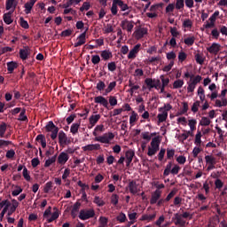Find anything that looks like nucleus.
I'll return each mask as SVG.
<instances>
[{"instance_id":"nucleus-27","label":"nucleus","mask_w":227,"mask_h":227,"mask_svg":"<svg viewBox=\"0 0 227 227\" xmlns=\"http://www.w3.org/2000/svg\"><path fill=\"white\" fill-rule=\"evenodd\" d=\"M101 58L107 61L110 59L113 58V53L110 51L105 50L101 51Z\"/></svg>"},{"instance_id":"nucleus-52","label":"nucleus","mask_w":227,"mask_h":227,"mask_svg":"<svg viewBox=\"0 0 227 227\" xmlns=\"http://www.w3.org/2000/svg\"><path fill=\"white\" fill-rule=\"evenodd\" d=\"M195 145L197 146H200L201 145V132L198 130L197 134L195 135Z\"/></svg>"},{"instance_id":"nucleus-61","label":"nucleus","mask_w":227,"mask_h":227,"mask_svg":"<svg viewBox=\"0 0 227 227\" xmlns=\"http://www.w3.org/2000/svg\"><path fill=\"white\" fill-rule=\"evenodd\" d=\"M116 219L120 223H125L127 221V216L125 213H120V215H118Z\"/></svg>"},{"instance_id":"nucleus-18","label":"nucleus","mask_w":227,"mask_h":227,"mask_svg":"<svg viewBox=\"0 0 227 227\" xmlns=\"http://www.w3.org/2000/svg\"><path fill=\"white\" fill-rule=\"evenodd\" d=\"M20 205V202H18V200H16V199H12V205L10 206L9 211L7 213L8 216H11L13 215V213L16 212L18 207Z\"/></svg>"},{"instance_id":"nucleus-46","label":"nucleus","mask_w":227,"mask_h":227,"mask_svg":"<svg viewBox=\"0 0 227 227\" xmlns=\"http://www.w3.org/2000/svg\"><path fill=\"white\" fill-rule=\"evenodd\" d=\"M20 27L23 28V29H29L30 26L27 22V20H26L23 17H20Z\"/></svg>"},{"instance_id":"nucleus-64","label":"nucleus","mask_w":227,"mask_h":227,"mask_svg":"<svg viewBox=\"0 0 227 227\" xmlns=\"http://www.w3.org/2000/svg\"><path fill=\"white\" fill-rule=\"evenodd\" d=\"M199 106H200V101L197 100L192 104V112L196 114L199 111Z\"/></svg>"},{"instance_id":"nucleus-45","label":"nucleus","mask_w":227,"mask_h":227,"mask_svg":"<svg viewBox=\"0 0 227 227\" xmlns=\"http://www.w3.org/2000/svg\"><path fill=\"white\" fill-rule=\"evenodd\" d=\"M195 61L197 62V64L199 65H203L204 61H205V57H203L202 54L197 53L195 55Z\"/></svg>"},{"instance_id":"nucleus-48","label":"nucleus","mask_w":227,"mask_h":227,"mask_svg":"<svg viewBox=\"0 0 227 227\" xmlns=\"http://www.w3.org/2000/svg\"><path fill=\"white\" fill-rule=\"evenodd\" d=\"M53 183L51 181H49L45 184V186L43 188V192L48 194L51 190L52 189Z\"/></svg>"},{"instance_id":"nucleus-57","label":"nucleus","mask_w":227,"mask_h":227,"mask_svg":"<svg viewBox=\"0 0 227 227\" xmlns=\"http://www.w3.org/2000/svg\"><path fill=\"white\" fill-rule=\"evenodd\" d=\"M210 123H211V121L207 117L203 116L200 120L201 126L207 127V126H209Z\"/></svg>"},{"instance_id":"nucleus-47","label":"nucleus","mask_w":227,"mask_h":227,"mask_svg":"<svg viewBox=\"0 0 227 227\" xmlns=\"http://www.w3.org/2000/svg\"><path fill=\"white\" fill-rule=\"evenodd\" d=\"M107 225H108V218H106V216H100L99 227H107Z\"/></svg>"},{"instance_id":"nucleus-42","label":"nucleus","mask_w":227,"mask_h":227,"mask_svg":"<svg viewBox=\"0 0 227 227\" xmlns=\"http://www.w3.org/2000/svg\"><path fill=\"white\" fill-rule=\"evenodd\" d=\"M184 87V80H181V79H178V80H176L173 83V88L175 90H178L180 88Z\"/></svg>"},{"instance_id":"nucleus-53","label":"nucleus","mask_w":227,"mask_h":227,"mask_svg":"<svg viewBox=\"0 0 227 227\" xmlns=\"http://www.w3.org/2000/svg\"><path fill=\"white\" fill-rule=\"evenodd\" d=\"M154 81L155 80H153V78H146L145 80V83L147 85V87H149L150 90H152L155 86V85H153L154 84Z\"/></svg>"},{"instance_id":"nucleus-22","label":"nucleus","mask_w":227,"mask_h":227,"mask_svg":"<svg viewBox=\"0 0 227 227\" xmlns=\"http://www.w3.org/2000/svg\"><path fill=\"white\" fill-rule=\"evenodd\" d=\"M6 66L9 74H13L14 70L18 68V63L15 61L7 62Z\"/></svg>"},{"instance_id":"nucleus-49","label":"nucleus","mask_w":227,"mask_h":227,"mask_svg":"<svg viewBox=\"0 0 227 227\" xmlns=\"http://www.w3.org/2000/svg\"><path fill=\"white\" fill-rule=\"evenodd\" d=\"M205 160H206L207 164L213 165V164L216 163L215 158L214 156H212V155H206L205 156Z\"/></svg>"},{"instance_id":"nucleus-9","label":"nucleus","mask_w":227,"mask_h":227,"mask_svg":"<svg viewBox=\"0 0 227 227\" xmlns=\"http://www.w3.org/2000/svg\"><path fill=\"white\" fill-rule=\"evenodd\" d=\"M95 104H99L103 106L105 108L109 109V101L104 96H97L94 98Z\"/></svg>"},{"instance_id":"nucleus-58","label":"nucleus","mask_w":227,"mask_h":227,"mask_svg":"<svg viewBox=\"0 0 227 227\" xmlns=\"http://www.w3.org/2000/svg\"><path fill=\"white\" fill-rule=\"evenodd\" d=\"M196 124H197V121L195 119L189 120L188 125L191 129V131H194L196 129V126H195Z\"/></svg>"},{"instance_id":"nucleus-26","label":"nucleus","mask_w":227,"mask_h":227,"mask_svg":"<svg viewBox=\"0 0 227 227\" xmlns=\"http://www.w3.org/2000/svg\"><path fill=\"white\" fill-rule=\"evenodd\" d=\"M160 145V140L159 139V137H153L151 142V148H153L159 151Z\"/></svg>"},{"instance_id":"nucleus-20","label":"nucleus","mask_w":227,"mask_h":227,"mask_svg":"<svg viewBox=\"0 0 227 227\" xmlns=\"http://www.w3.org/2000/svg\"><path fill=\"white\" fill-rule=\"evenodd\" d=\"M14 11H9L8 12L4 14L3 20L6 25H12L13 23V20L12 19V15Z\"/></svg>"},{"instance_id":"nucleus-38","label":"nucleus","mask_w":227,"mask_h":227,"mask_svg":"<svg viewBox=\"0 0 227 227\" xmlns=\"http://www.w3.org/2000/svg\"><path fill=\"white\" fill-rule=\"evenodd\" d=\"M7 130V124L5 122L0 123V137H4Z\"/></svg>"},{"instance_id":"nucleus-15","label":"nucleus","mask_w":227,"mask_h":227,"mask_svg":"<svg viewBox=\"0 0 227 227\" xmlns=\"http://www.w3.org/2000/svg\"><path fill=\"white\" fill-rule=\"evenodd\" d=\"M69 160V154L66 152H61L58 156V163L65 165Z\"/></svg>"},{"instance_id":"nucleus-30","label":"nucleus","mask_w":227,"mask_h":227,"mask_svg":"<svg viewBox=\"0 0 227 227\" xmlns=\"http://www.w3.org/2000/svg\"><path fill=\"white\" fill-rule=\"evenodd\" d=\"M57 157H58V154H55L54 156H52V157L47 159V160H45L44 167H45V168L51 167L53 163L56 162Z\"/></svg>"},{"instance_id":"nucleus-55","label":"nucleus","mask_w":227,"mask_h":227,"mask_svg":"<svg viewBox=\"0 0 227 227\" xmlns=\"http://www.w3.org/2000/svg\"><path fill=\"white\" fill-rule=\"evenodd\" d=\"M215 189L220 191L223 187V182L220 178H216L215 180Z\"/></svg>"},{"instance_id":"nucleus-56","label":"nucleus","mask_w":227,"mask_h":227,"mask_svg":"<svg viewBox=\"0 0 227 227\" xmlns=\"http://www.w3.org/2000/svg\"><path fill=\"white\" fill-rule=\"evenodd\" d=\"M91 62L93 65H98L101 62V58L99 55H92Z\"/></svg>"},{"instance_id":"nucleus-41","label":"nucleus","mask_w":227,"mask_h":227,"mask_svg":"<svg viewBox=\"0 0 227 227\" xmlns=\"http://www.w3.org/2000/svg\"><path fill=\"white\" fill-rule=\"evenodd\" d=\"M93 203L96 204L98 207H104L106 205L105 200H102V199L98 196L94 197Z\"/></svg>"},{"instance_id":"nucleus-62","label":"nucleus","mask_w":227,"mask_h":227,"mask_svg":"<svg viewBox=\"0 0 227 227\" xmlns=\"http://www.w3.org/2000/svg\"><path fill=\"white\" fill-rule=\"evenodd\" d=\"M187 59V54L184 51H180L178 54L179 62H184Z\"/></svg>"},{"instance_id":"nucleus-14","label":"nucleus","mask_w":227,"mask_h":227,"mask_svg":"<svg viewBox=\"0 0 227 227\" xmlns=\"http://www.w3.org/2000/svg\"><path fill=\"white\" fill-rule=\"evenodd\" d=\"M20 58L22 61H25L28 59V56H30V49L28 46L24 47V49H20L19 51Z\"/></svg>"},{"instance_id":"nucleus-51","label":"nucleus","mask_w":227,"mask_h":227,"mask_svg":"<svg viewBox=\"0 0 227 227\" xmlns=\"http://www.w3.org/2000/svg\"><path fill=\"white\" fill-rule=\"evenodd\" d=\"M109 104L111 106L114 107L118 105V99L115 96H109Z\"/></svg>"},{"instance_id":"nucleus-37","label":"nucleus","mask_w":227,"mask_h":227,"mask_svg":"<svg viewBox=\"0 0 227 227\" xmlns=\"http://www.w3.org/2000/svg\"><path fill=\"white\" fill-rule=\"evenodd\" d=\"M134 156H136V153L134 152V150L129 149L126 151L125 153L126 160H132L134 159Z\"/></svg>"},{"instance_id":"nucleus-21","label":"nucleus","mask_w":227,"mask_h":227,"mask_svg":"<svg viewBox=\"0 0 227 227\" xmlns=\"http://www.w3.org/2000/svg\"><path fill=\"white\" fill-rule=\"evenodd\" d=\"M100 119H101V114H92V115L89 118L90 125L96 126L97 123L100 121Z\"/></svg>"},{"instance_id":"nucleus-13","label":"nucleus","mask_w":227,"mask_h":227,"mask_svg":"<svg viewBox=\"0 0 227 227\" xmlns=\"http://www.w3.org/2000/svg\"><path fill=\"white\" fill-rule=\"evenodd\" d=\"M83 152L98 151L101 149L100 144H89L82 147Z\"/></svg>"},{"instance_id":"nucleus-19","label":"nucleus","mask_w":227,"mask_h":227,"mask_svg":"<svg viewBox=\"0 0 227 227\" xmlns=\"http://www.w3.org/2000/svg\"><path fill=\"white\" fill-rule=\"evenodd\" d=\"M160 194H161L160 190H155V192L153 193L150 200L151 205L157 204V201H159V200L160 199Z\"/></svg>"},{"instance_id":"nucleus-36","label":"nucleus","mask_w":227,"mask_h":227,"mask_svg":"<svg viewBox=\"0 0 227 227\" xmlns=\"http://www.w3.org/2000/svg\"><path fill=\"white\" fill-rule=\"evenodd\" d=\"M176 9L179 12L184 11V0H176V5H175Z\"/></svg>"},{"instance_id":"nucleus-34","label":"nucleus","mask_w":227,"mask_h":227,"mask_svg":"<svg viewBox=\"0 0 227 227\" xmlns=\"http://www.w3.org/2000/svg\"><path fill=\"white\" fill-rule=\"evenodd\" d=\"M26 109L23 108L19 115L18 121H28V117L26 115Z\"/></svg>"},{"instance_id":"nucleus-3","label":"nucleus","mask_w":227,"mask_h":227,"mask_svg":"<svg viewBox=\"0 0 227 227\" xmlns=\"http://www.w3.org/2000/svg\"><path fill=\"white\" fill-rule=\"evenodd\" d=\"M95 209H81L79 213V219L85 221L95 217Z\"/></svg>"},{"instance_id":"nucleus-17","label":"nucleus","mask_w":227,"mask_h":227,"mask_svg":"<svg viewBox=\"0 0 227 227\" xmlns=\"http://www.w3.org/2000/svg\"><path fill=\"white\" fill-rule=\"evenodd\" d=\"M37 0H29L24 5L25 8V13L27 15L30 14L32 12V9L34 8L35 4H36Z\"/></svg>"},{"instance_id":"nucleus-40","label":"nucleus","mask_w":227,"mask_h":227,"mask_svg":"<svg viewBox=\"0 0 227 227\" xmlns=\"http://www.w3.org/2000/svg\"><path fill=\"white\" fill-rule=\"evenodd\" d=\"M111 12L114 16H116L118 14V3L116 2V0H113Z\"/></svg>"},{"instance_id":"nucleus-54","label":"nucleus","mask_w":227,"mask_h":227,"mask_svg":"<svg viewBox=\"0 0 227 227\" xmlns=\"http://www.w3.org/2000/svg\"><path fill=\"white\" fill-rule=\"evenodd\" d=\"M22 192H23V189L21 188V186L16 185V190H13V192H12V195L13 197H17Z\"/></svg>"},{"instance_id":"nucleus-29","label":"nucleus","mask_w":227,"mask_h":227,"mask_svg":"<svg viewBox=\"0 0 227 227\" xmlns=\"http://www.w3.org/2000/svg\"><path fill=\"white\" fill-rule=\"evenodd\" d=\"M157 133H151L148 131L142 132V137L144 140H146L147 142H150L152 140V137H153Z\"/></svg>"},{"instance_id":"nucleus-16","label":"nucleus","mask_w":227,"mask_h":227,"mask_svg":"<svg viewBox=\"0 0 227 227\" xmlns=\"http://www.w3.org/2000/svg\"><path fill=\"white\" fill-rule=\"evenodd\" d=\"M159 111L160 114H158L157 118L160 123H162L168 120V110H164V107H160Z\"/></svg>"},{"instance_id":"nucleus-43","label":"nucleus","mask_w":227,"mask_h":227,"mask_svg":"<svg viewBox=\"0 0 227 227\" xmlns=\"http://www.w3.org/2000/svg\"><path fill=\"white\" fill-rule=\"evenodd\" d=\"M188 112V103L183 102V108L178 112L177 116L184 115Z\"/></svg>"},{"instance_id":"nucleus-39","label":"nucleus","mask_w":227,"mask_h":227,"mask_svg":"<svg viewBox=\"0 0 227 227\" xmlns=\"http://www.w3.org/2000/svg\"><path fill=\"white\" fill-rule=\"evenodd\" d=\"M106 88V84L104 81L99 80L98 82L97 83L96 89L98 91H104Z\"/></svg>"},{"instance_id":"nucleus-59","label":"nucleus","mask_w":227,"mask_h":227,"mask_svg":"<svg viewBox=\"0 0 227 227\" xmlns=\"http://www.w3.org/2000/svg\"><path fill=\"white\" fill-rule=\"evenodd\" d=\"M192 27V22L191 20L187 19L184 21L183 23V27L184 28H188V29H191Z\"/></svg>"},{"instance_id":"nucleus-24","label":"nucleus","mask_w":227,"mask_h":227,"mask_svg":"<svg viewBox=\"0 0 227 227\" xmlns=\"http://www.w3.org/2000/svg\"><path fill=\"white\" fill-rule=\"evenodd\" d=\"M116 4L118 7L121 9V12H127L130 10L129 4H125L123 0H116Z\"/></svg>"},{"instance_id":"nucleus-23","label":"nucleus","mask_w":227,"mask_h":227,"mask_svg":"<svg viewBox=\"0 0 227 227\" xmlns=\"http://www.w3.org/2000/svg\"><path fill=\"white\" fill-rule=\"evenodd\" d=\"M117 86V82L116 81H114V82H111L107 88L105 90V93H104V96H107L108 94H110Z\"/></svg>"},{"instance_id":"nucleus-31","label":"nucleus","mask_w":227,"mask_h":227,"mask_svg":"<svg viewBox=\"0 0 227 227\" xmlns=\"http://www.w3.org/2000/svg\"><path fill=\"white\" fill-rule=\"evenodd\" d=\"M105 130H106V129H105V125L104 124L97 125L95 127V129H94L93 136L94 137H98V132H104Z\"/></svg>"},{"instance_id":"nucleus-50","label":"nucleus","mask_w":227,"mask_h":227,"mask_svg":"<svg viewBox=\"0 0 227 227\" xmlns=\"http://www.w3.org/2000/svg\"><path fill=\"white\" fill-rule=\"evenodd\" d=\"M195 41V37L194 36H191V37H187L184 40V43L185 45L187 46H192Z\"/></svg>"},{"instance_id":"nucleus-6","label":"nucleus","mask_w":227,"mask_h":227,"mask_svg":"<svg viewBox=\"0 0 227 227\" xmlns=\"http://www.w3.org/2000/svg\"><path fill=\"white\" fill-rule=\"evenodd\" d=\"M88 30L89 28H86V30L77 37V42L74 43V48L81 47L86 43L87 42L86 36H87Z\"/></svg>"},{"instance_id":"nucleus-11","label":"nucleus","mask_w":227,"mask_h":227,"mask_svg":"<svg viewBox=\"0 0 227 227\" xmlns=\"http://www.w3.org/2000/svg\"><path fill=\"white\" fill-rule=\"evenodd\" d=\"M222 46L217 43H213L210 47L207 48V51L215 56L218 54V52L221 51Z\"/></svg>"},{"instance_id":"nucleus-1","label":"nucleus","mask_w":227,"mask_h":227,"mask_svg":"<svg viewBox=\"0 0 227 227\" xmlns=\"http://www.w3.org/2000/svg\"><path fill=\"white\" fill-rule=\"evenodd\" d=\"M46 132H51V140H56L58 137V134L59 132V128L55 125L52 121H48L45 126Z\"/></svg>"},{"instance_id":"nucleus-35","label":"nucleus","mask_w":227,"mask_h":227,"mask_svg":"<svg viewBox=\"0 0 227 227\" xmlns=\"http://www.w3.org/2000/svg\"><path fill=\"white\" fill-rule=\"evenodd\" d=\"M139 117L137 115V113H136V111H132L131 115L129 116V124H134L136 121H137Z\"/></svg>"},{"instance_id":"nucleus-7","label":"nucleus","mask_w":227,"mask_h":227,"mask_svg":"<svg viewBox=\"0 0 227 227\" xmlns=\"http://www.w3.org/2000/svg\"><path fill=\"white\" fill-rule=\"evenodd\" d=\"M138 187H139V184H137V182H136V180L129 181L128 184L129 191L133 195H136L140 192Z\"/></svg>"},{"instance_id":"nucleus-44","label":"nucleus","mask_w":227,"mask_h":227,"mask_svg":"<svg viewBox=\"0 0 227 227\" xmlns=\"http://www.w3.org/2000/svg\"><path fill=\"white\" fill-rule=\"evenodd\" d=\"M107 67H108V71L109 72L114 73V72H115L117 70V64H116L115 61L109 62L107 64Z\"/></svg>"},{"instance_id":"nucleus-4","label":"nucleus","mask_w":227,"mask_h":227,"mask_svg":"<svg viewBox=\"0 0 227 227\" xmlns=\"http://www.w3.org/2000/svg\"><path fill=\"white\" fill-rule=\"evenodd\" d=\"M182 217L186 219L189 218L190 220L192 219V215H191L190 213H187V211H185L184 213H183V215H179L178 213H176V225H180L181 227H184L185 224L184 220H182Z\"/></svg>"},{"instance_id":"nucleus-12","label":"nucleus","mask_w":227,"mask_h":227,"mask_svg":"<svg viewBox=\"0 0 227 227\" xmlns=\"http://www.w3.org/2000/svg\"><path fill=\"white\" fill-rule=\"evenodd\" d=\"M121 27L123 30H127L129 33H131L132 29H134V21H129L128 20H122Z\"/></svg>"},{"instance_id":"nucleus-8","label":"nucleus","mask_w":227,"mask_h":227,"mask_svg":"<svg viewBox=\"0 0 227 227\" xmlns=\"http://www.w3.org/2000/svg\"><path fill=\"white\" fill-rule=\"evenodd\" d=\"M147 34H148V28H146V27H138L134 32L135 38L137 40L143 39L145 37V35H146Z\"/></svg>"},{"instance_id":"nucleus-10","label":"nucleus","mask_w":227,"mask_h":227,"mask_svg":"<svg viewBox=\"0 0 227 227\" xmlns=\"http://www.w3.org/2000/svg\"><path fill=\"white\" fill-rule=\"evenodd\" d=\"M141 49V43L136 44L129 52L128 59H135Z\"/></svg>"},{"instance_id":"nucleus-25","label":"nucleus","mask_w":227,"mask_h":227,"mask_svg":"<svg viewBox=\"0 0 227 227\" xmlns=\"http://www.w3.org/2000/svg\"><path fill=\"white\" fill-rule=\"evenodd\" d=\"M157 217V213L154 212L153 215H142L140 221H147L148 223L153 222Z\"/></svg>"},{"instance_id":"nucleus-60","label":"nucleus","mask_w":227,"mask_h":227,"mask_svg":"<svg viewBox=\"0 0 227 227\" xmlns=\"http://www.w3.org/2000/svg\"><path fill=\"white\" fill-rule=\"evenodd\" d=\"M188 86H187V91L188 93H192L196 88V85L193 84L191 81H189L187 82Z\"/></svg>"},{"instance_id":"nucleus-32","label":"nucleus","mask_w":227,"mask_h":227,"mask_svg":"<svg viewBox=\"0 0 227 227\" xmlns=\"http://www.w3.org/2000/svg\"><path fill=\"white\" fill-rule=\"evenodd\" d=\"M22 176L26 181L27 182L31 181L30 172L26 166H24L23 168Z\"/></svg>"},{"instance_id":"nucleus-33","label":"nucleus","mask_w":227,"mask_h":227,"mask_svg":"<svg viewBox=\"0 0 227 227\" xmlns=\"http://www.w3.org/2000/svg\"><path fill=\"white\" fill-rule=\"evenodd\" d=\"M120 200V195H117V193H113L111 195V204L114 207H116L119 204Z\"/></svg>"},{"instance_id":"nucleus-63","label":"nucleus","mask_w":227,"mask_h":227,"mask_svg":"<svg viewBox=\"0 0 227 227\" xmlns=\"http://www.w3.org/2000/svg\"><path fill=\"white\" fill-rule=\"evenodd\" d=\"M175 4H168V6L166 7V13H171L175 12Z\"/></svg>"},{"instance_id":"nucleus-28","label":"nucleus","mask_w":227,"mask_h":227,"mask_svg":"<svg viewBox=\"0 0 227 227\" xmlns=\"http://www.w3.org/2000/svg\"><path fill=\"white\" fill-rule=\"evenodd\" d=\"M81 127V122H74L70 127V132L73 135H76L79 132V129Z\"/></svg>"},{"instance_id":"nucleus-5","label":"nucleus","mask_w":227,"mask_h":227,"mask_svg":"<svg viewBox=\"0 0 227 227\" xmlns=\"http://www.w3.org/2000/svg\"><path fill=\"white\" fill-rule=\"evenodd\" d=\"M59 144L61 146L68 145L71 144V140L68 138L67 133L64 130L59 132Z\"/></svg>"},{"instance_id":"nucleus-2","label":"nucleus","mask_w":227,"mask_h":227,"mask_svg":"<svg viewBox=\"0 0 227 227\" xmlns=\"http://www.w3.org/2000/svg\"><path fill=\"white\" fill-rule=\"evenodd\" d=\"M115 137L114 133L108 132L105 133L103 136L96 137L95 141L102 143V144H110L112 140Z\"/></svg>"}]
</instances>
